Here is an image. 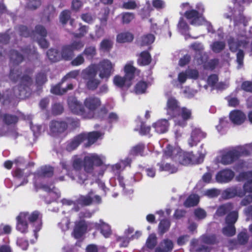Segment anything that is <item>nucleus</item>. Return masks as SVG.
<instances>
[{"label":"nucleus","mask_w":252,"mask_h":252,"mask_svg":"<svg viewBox=\"0 0 252 252\" xmlns=\"http://www.w3.org/2000/svg\"><path fill=\"white\" fill-rule=\"evenodd\" d=\"M239 20H236L235 25V30L237 33L236 40L233 38L228 39V43L230 50L232 52L238 51L237 53V62L240 67L243 63L244 52L243 50L247 49L251 46L249 43L248 36L244 31V28L246 26L245 17L241 15Z\"/></svg>","instance_id":"obj_1"},{"label":"nucleus","mask_w":252,"mask_h":252,"mask_svg":"<svg viewBox=\"0 0 252 252\" xmlns=\"http://www.w3.org/2000/svg\"><path fill=\"white\" fill-rule=\"evenodd\" d=\"M168 158L183 165L196 164L194 161L195 155L192 153L183 152L177 146H173L170 145L167 146L164 151V158Z\"/></svg>","instance_id":"obj_2"},{"label":"nucleus","mask_w":252,"mask_h":252,"mask_svg":"<svg viewBox=\"0 0 252 252\" xmlns=\"http://www.w3.org/2000/svg\"><path fill=\"white\" fill-rule=\"evenodd\" d=\"M125 77L116 75L114 77L113 81L114 85L118 87L122 88L124 86L127 88L131 86L132 81L137 79L136 77L139 75V71L136 69L131 63H128L125 66Z\"/></svg>","instance_id":"obj_3"},{"label":"nucleus","mask_w":252,"mask_h":252,"mask_svg":"<svg viewBox=\"0 0 252 252\" xmlns=\"http://www.w3.org/2000/svg\"><path fill=\"white\" fill-rule=\"evenodd\" d=\"M242 146L223 149L218 153L216 157L218 162L224 165L231 164L241 156L245 155Z\"/></svg>","instance_id":"obj_4"},{"label":"nucleus","mask_w":252,"mask_h":252,"mask_svg":"<svg viewBox=\"0 0 252 252\" xmlns=\"http://www.w3.org/2000/svg\"><path fill=\"white\" fill-rule=\"evenodd\" d=\"M184 16L191 25L195 26L204 25L206 26L209 32H211L212 26L210 23L205 20L202 14L199 13L195 9L187 10Z\"/></svg>","instance_id":"obj_5"},{"label":"nucleus","mask_w":252,"mask_h":252,"mask_svg":"<svg viewBox=\"0 0 252 252\" xmlns=\"http://www.w3.org/2000/svg\"><path fill=\"white\" fill-rule=\"evenodd\" d=\"M96 66L94 64L90 65L82 71L81 77L86 81L89 89H95L99 84L100 81L96 78Z\"/></svg>","instance_id":"obj_6"},{"label":"nucleus","mask_w":252,"mask_h":252,"mask_svg":"<svg viewBox=\"0 0 252 252\" xmlns=\"http://www.w3.org/2000/svg\"><path fill=\"white\" fill-rule=\"evenodd\" d=\"M98 71L99 77L102 79L108 80L114 71L115 63L108 59L101 61L97 65L94 64Z\"/></svg>","instance_id":"obj_7"},{"label":"nucleus","mask_w":252,"mask_h":252,"mask_svg":"<svg viewBox=\"0 0 252 252\" xmlns=\"http://www.w3.org/2000/svg\"><path fill=\"white\" fill-rule=\"evenodd\" d=\"M105 160V157L102 155L96 154H90L84 158V169L88 173L92 172L94 170V166H100L103 164Z\"/></svg>","instance_id":"obj_8"},{"label":"nucleus","mask_w":252,"mask_h":252,"mask_svg":"<svg viewBox=\"0 0 252 252\" xmlns=\"http://www.w3.org/2000/svg\"><path fill=\"white\" fill-rule=\"evenodd\" d=\"M85 109L83 108L84 117L92 118L94 117L95 110L100 105V101L97 97L89 96L84 101Z\"/></svg>","instance_id":"obj_9"},{"label":"nucleus","mask_w":252,"mask_h":252,"mask_svg":"<svg viewBox=\"0 0 252 252\" xmlns=\"http://www.w3.org/2000/svg\"><path fill=\"white\" fill-rule=\"evenodd\" d=\"M173 118L176 125L184 127L187 121L192 119V111L187 107H181Z\"/></svg>","instance_id":"obj_10"},{"label":"nucleus","mask_w":252,"mask_h":252,"mask_svg":"<svg viewBox=\"0 0 252 252\" xmlns=\"http://www.w3.org/2000/svg\"><path fill=\"white\" fill-rule=\"evenodd\" d=\"M81 159L78 157L75 158L73 161V169L71 171H67V174L72 179L76 180L80 184H83L87 179L85 174H82L76 176H74V174H80L79 170L81 168Z\"/></svg>","instance_id":"obj_11"},{"label":"nucleus","mask_w":252,"mask_h":252,"mask_svg":"<svg viewBox=\"0 0 252 252\" xmlns=\"http://www.w3.org/2000/svg\"><path fill=\"white\" fill-rule=\"evenodd\" d=\"M238 219V213L234 211L230 213L226 218V226L222 229V233L228 236H233L235 234L234 226Z\"/></svg>","instance_id":"obj_12"},{"label":"nucleus","mask_w":252,"mask_h":252,"mask_svg":"<svg viewBox=\"0 0 252 252\" xmlns=\"http://www.w3.org/2000/svg\"><path fill=\"white\" fill-rule=\"evenodd\" d=\"M84 46L82 41L77 40L72 42L70 45L64 46L62 51V57L65 60L71 58L74 51L81 50Z\"/></svg>","instance_id":"obj_13"},{"label":"nucleus","mask_w":252,"mask_h":252,"mask_svg":"<svg viewBox=\"0 0 252 252\" xmlns=\"http://www.w3.org/2000/svg\"><path fill=\"white\" fill-rule=\"evenodd\" d=\"M206 134L199 128L193 127L190 133L189 138L188 140V143L190 147L196 146L202 139L206 137Z\"/></svg>","instance_id":"obj_14"},{"label":"nucleus","mask_w":252,"mask_h":252,"mask_svg":"<svg viewBox=\"0 0 252 252\" xmlns=\"http://www.w3.org/2000/svg\"><path fill=\"white\" fill-rule=\"evenodd\" d=\"M181 108L178 102L174 98L170 97L168 99L167 102V113L168 115L174 117Z\"/></svg>","instance_id":"obj_15"},{"label":"nucleus","mask_w":252,"mask_h":252,"mask_svg":"<svg viewBox=\"0 0 252 252\" xmlns=\"http://www.w3.org/2000/svg\"><path fill=\"white\" fill-rule=\"evenodd\" d=\"M25 214L20 213L16 217V229L21 233H26L28 230V225Z\"/></svg>","instance_id":"obj_16"},{"label":"nucleus","mask_w":252,"mask_h":252,"mask_svg":"<svg viewBox=\"0 0 252 252\" xmlns=\"http://www.w3.org/2000/svg\"><path fill=\"white\" fill-rule=\"evenodd\" d=\"M234 174L229 169H224L219 172L216 176L217 182L219 183H226L233 178Z\"/></svg>","instance_id":"obj_17"},{"label":"nucleus","mask_w":252,"mask_h":252,"mask_svg":"<svg viewBox=\"0 0 252 252\" xmlns=\"http://www.w3.org/2000/svg\"><path fill=\"white\" fill-rule=\"evenodd\" d=\"M229 119L233 124L239 125L244 123L246 119V116L239 110H234L230 113Z\"/></svg>","instance_id":"obj_18"},{"label":"nucleus","mask_w":252,"mask_h":252,"mask_svg":"<svg viewBox=\"0 0 252 252\" xmlns=\"http://www.w3.org/2000/svg\"><path fill=\"white\" fill-rule=\"evenodd\" d=\"M68 106L71 111L84 117L83 108L75 97H70L68 100Z\"/></svg>","instance_id":"obj_19"},{"label":"nucleus","mask_w":252,"mask_h":252,"mask_svg":"<svg viewBox=\"0 0 252 252\" xmlns=\"http://www.w3.org/2000/svg\"><path fill=\"white\" fill-rule=\"evenodd\" d=\"M83 135L84 141H86L85 143L86 146H89L94 144L99 137H100L102 134L99 132L94 131L87 133H82Z\"/></svg>","instance_id":"obj_20"},{"label":"nucleus","mask_w":252,"mask_h":252,"mask_svg":"<svg viewBox=\"0 0 252 252\" xmlns=\"http://www.w3.org/2000/svg\"><path fill=\"white\" fill-rule=\"evenodd\" d=\"M21 213L24 214L26 215V216H27V220H29L32 222H33L37 220L36 222L37 225V227L35 230H34V236L35 237V239H36L37 238V232L40 230L41 225L40 221L37 220L39 216V213L37 211H34L31 214H30L28 212H21Z\"/></svg>","instance_id":"obj_21"},{"label":"nucleus","mask_w":252,"mask_h":252,"mask_svg":"<svg viewBox=\"0 0 252 252\" xmlns=\"http://www.w3.org/2000/svg\"><path fill=\"white\" fill-rule=\"evenodd\" d=\"M169 123L166 119H161L153 124V127L156 132L163 133L166 132L168 128Z\"/></svg>","instance_id":"obj_22"},{"label":"nucleus","mask_w":252,"mask_h":252,"mask_svg":"<svg viewBox=\"0 0 252 252\" xmlns=\"http://www.w3.org/2000/svg\"><path fill=\"white\" fill-rule=\"evenodd\" d=\"M93 192H90L87 196H81L78 200V203L82 205H87L91 204L92 202L99 203L100 201L101 198L98 195H95L93 198L92 196Z\"/></svg>","instance_id":"obj_23"},{"label":"nucleus","mask_w":252,"mask_h":252,"mask_svg":"<svg viewBox=\"0 0 252 252\" xmlns=\"http://www.w3.org/2000/svg\"><path fill=\"white\" fill-rule=\"evenodd\" d=\"M166 160H172L171 158H164V155H163V159L162 161L158 164V165L159 167V170L160 171H164L168 172L169 173H175L177 171V168L170 164V163L166 162Z\"/></svg>","instance_id":"obj_24"},{"label":"nucleus","mask_w":252,"mask_h":252,"mask_svg":"<svg viewBox=\"0 0 252 252\" xmlns=\"http://www.w3.org/2000/svg\"><path fill=\"white\" fill-rule=\"evenodd\" d=\"M166 160H172L171 158H164V155H163V159L162 161L158 164V165L159 167V170L160 171H164L168 172L169 173H175L177 171V168L170 164V163L166 162Z\"/></svg>","instance_id":"obj_25"},{"label":"nucleus","mask_w":252,"mask_h":252,"mask_svg":"<svg viewBox=\"0 0 252 252\" xmlns=\"http://www.w3.org/2000/svg\"><path fill=\"white\" fill-rule=\"evenodd\" d=\"M240 178V180H247L244 186V190L246 192H252V171L241 174Z\"/></svg>","instance_id":"obj_26"},{"label":"nucleus","mask_w":252,"mask_h":252,"mask_svg":"<svg viewBox=\"0 0 252 252\" xmlns=\"http://www.w3.org/2000/svg\"><path fill=\"white\" fill-rule=\"evenodd\" d=\"M66 123L63 122L53 121L51 122L50 128L51 132L53 134L61 132L66 128Z\"/></svg>","instance_id":"obj_27"},{"label":"nucleus","mask_w":252,"mask_h":252,"mask_svg":"<svg viewBox=\"0 0 252 252\" xmlns=\"http://www.w3.org/2000/svg\"><path fill=\"white\" fill-rule=\"evenodd\" d=\"M86 225L83 220L80 221L75 225L74 229L73 235L76 238H80L86 231Z\"/></svg>","instance_id":"obj_28"},{"label":"nucleus","mask_w":252,"mask_h":252,"mask_svg":"<svg viewBox=\"0 0 252 252\" xmlns=\"http://www.w3.org/2000/svg\"><path fill=\"white\" fill-rule=\"evenodd\" d=\"M151 57L148 51L141 52L138 56L137 63L141 65H146L151 62Z\"/></svg>","instance_id":"obj_29"},{"label":"nucleus","mask_w":252,"mask_h":252,"mask_svg":"<svg viewBox=\"0 0 252 252\" xmlns=\"http://www.w3.org/2000/svg\"><path fill=\"white\" fill-rule=\"evenodd\" d=\"M34 186L36 188H42L45 191L49 192L51 196L54 197L55 199L58 198L60 196V193L58 189H55L54 187L51 185L50 187L44 185L43 186H38L36 181L34 182Z\"/></svg>","instance_id":"obj_30"},{"label":"nucleus","mask_w":252,"mask_h":252,"mask_svg":"<svg viewBox=\"0 0 252 252\" xmlns=\"http://www.w3.org/2000/svg\"><path fill=\"white\" fill-rule=\"evenodd\" d=\"M95 227L100 229L101 234L106 238L108 237L111 234V231L109 225L101 220L95 224Z\"/></svg>","instance_id":"obj_31"},{"label":"nucleus","mask_w":252,"mask_h":252,"mask_svg":"<svg viewBox=\"0 0 252 252\" xmlns=\"http://www.w3.org/2000/svg\"><path fill=\"white\" fill-rule=\"evenodd\" d=\"M236 195L239 197L244 195V193L240 192L237 188L227 189L223 192V196L227 198H232Z\"/></svg>","instance_id":"obj_32"},{"label":"nucleus","mask_w":252,"mask_h":252,"mask_svg":"<svg viewBox=\"0 0 252 252\" xmlns=\"http://www.w3.org/2000/svg\"><path fill=\"white\" fill-rule=\"evenodd\" d=\"M206 154L207 151L206 149L204 147V145H201L197 151V155L195 156V160H194L195 163L197 164L202 162Z\"/></svg>","instance_id":"obj_33"},{"label":"nucleus","mask_w":252,"mask_h":252,"mask_svg":"<svg viewBox=\"0 0 252 252\" xmlns=\"http://www.w3.org/2000/svg\"><path fill=\"white\" fill-rule=\"evenodd\" d=\"M83 135L82 134L75 137L68 144L67 149L71 151L75 149L82 142H84Z\"/></svg>","instance_id":"obj_34"},{"label":"nucleus","mask_w":252,"mask_h":252,"mask_svg":"<svg viewBox=\"0 0 252 252\" xmlns=\"http://www.w3.org/2000/svg\"><path fill=\"white\" fill-rule=\"evenodd\" d=\"M131 162V160L129 158H126L125 160L121 161L114 165H111L112 170L116 173L123 170L126 166H128Z\"/></svg>","instance_id":"obj_35"},{"label":"nucleus","mask_w":252,"mask_h":252,"mask_svg":"<svg viewBox=\"0 0 252 252\" xmlns=\"http://www.w3.org/2000/svg\"><path fill=\"white\" fill-rule=\"evenodd\" d=\"M160 247L163 248V250L160 247L158 248L156 250L155 252H170L173 248V244L172 242L169 240H165L161 243Z\"/></svg>","instance_id":"obj_36"},{"label":"nucleus","mask_w":252,"mask_h":252,"mask_svg":"<svg viewBox=\"0 0 252 252\" xmlns=\"http://www.w3.org/2000/svg\"><path fill=\"white\" fill-rule=\"evenodd\" d=\"M133 39V35L128 32H124L119 33L117 36V41L119 43L130 42Z\"/></svg>","instance_id":"obj_37"},{"label":"nucleus","mask_w":252,"mask_h":252,"mask_svg":"<svg viewBox=\"0 0 252 252\" xmlns=\"http://www.w3.org/2000/svg\"><path fill=\"white\" fill-rule=\"evenodd\" d=\"M155 39V37L153 34H146L141 37L139 43L141 46H147L153 43Z\"/></svg>","instance_id":"obj_38"},{"label":"nucleus","mask_w":252,"mask_h":252,"mask_svg":"<svg viewBox=\"0 0 252 252\" xmlns=\"http://www.w3.org/2000/svg\"><path fill=\"white\" fill-rule=\"evenodd\" d=\"M31 79L29 76H25L20 78V95L22 96L24 94L25 88L24 86H28L31 84Z\"/></svg>","instance_id":"obj_39"},{"label":"nucleus","mask_w":252,"mask_h":252,"mask_svg":"<svg viewBox=\"0 0 252 252\" xmlns=\"http://www.w3.org/2000/svg\"><path fill=\"white\" fill-rule=\"evenodd\" d=\"M199 196L195 194L190 195L184 203L186 207H192L197 204L199 202Z\"/></svg>","instance_id":"obj_40"},{"label":"nucleus","mask_w":252,"mask_h":252,"mask_svg":"<svg viewBox=\"0 0 252 252\" xmlns=\"http://www.w3.org/2000/svg\"><path fill=\"white\" fill-rule=\"evenodd\" d=\"M178 29L180 32L182 34L185 35L188 34L189 30V27L183 18H181L180 19L178 25Z\"/></svg>","instance_id":"obj_41"},{"label":"nucleus","mask_w":252,"mask_h":252,"mask_svg":"<svg viewBox=\"0 0 252 252\" xmlns=\"http://www.w3.org/2000/svg\"><path fill=\"white\" fill-rule=\"evenodd\" d=\"M73 89V85L69 84L67 86V89L61 88V84H59L51 89V92L56 94H62L66 92L67 90H71Z\"/></svg>","instance_id":"obj_42"},{"label":"nucleus","mask_w":252,"mask_h":252,"mask_svg":"<svg viewBox=\"0 0 252 252\" xmlns=\"http://www.w3.org/2000/svg\"><path fill=\"white\" fill-rule=\"evenodd\" d=\"M147 88V84L143 81H139L135 86L134 92L136 94L145 93Z\"/></svg>","instance_id":"obj_43"},{"label":"nucleus","mask_w":252,"mask_h":252,"mask_svg":"<svg viewBox=\"0 0 252 252\" xmlns=\"http://www.w3.org/2000/svg\"><path fill=\"white\" fill-rule=\"evenodd\" d=\"M225 46V43L222 41H215L210 46L212 50L215 53H220L224 49Z\"/></svg>","instance_id":"obj_44"},{"label":"nucleus","mask_w":252,"mask_h":252,"mask_svg":"<svg viewBox=\"0 0 252 252\" xmlns=\"http://www.w3.org/2000/svg\"><path fill=\"white\" fill-rule=\"evenodd\" d=\"M170 222L168 220H164L160 221L158 225V232L160 234H163L169 228Z\"/></svg>","instance_id":"obj_45"},{"label":"nucleus","mask_w":252,"mask_h":252,"mask_svg":"<svg viewBox=\"0 0 252 252\" xmlns=\"http://www.w3.org/2000/svg\"><path fill=\"white\" fill-rule=\"evenodd\" d=\"M53 168L51 167H45L41 169L36 178L38 179L43 177H50L53 175Z\"/></svg>","instance_id":"obj_46"},{"label":"nucleus","mask_w":252,"mask_h":252,"mask_svg":"<svg viewBox=\"0 0 252 252\" xmlns=\"http://www.w3.org/2000/svg\"><path fill=\"white\" fill-rule=\"evenodd\" d=\"M232 209V205L231 204H226L221 205L218 209L216 215L219 216L224 215L226 212L230 211Z\"/></svg>","instance_id":"obj_47"},{"label":"nucleus","mask_w":252,"mask_h":252,"mask_svg":"<svg viewBox=\"0 0 252 252\" xmlns=\"http://www.w3.org/2000/svg\"><path fill=\"white\" fill-rule=\"evenodd\" d=\"M47 56L52 62H57L61 59L60 54L55 49L49 50L47 53Z\"/></svg>","instance_id":"obj_48"},{"label":"nucleus","mask_w":252,"mask_h":252,"mask_svg":"<svg viewBox=\"0 0 252 252\" xmlns=\"http://www.w3.org/2000/svg\"><path fill=\"white\" fill-rule=\"evenodd\" d=\"M112 41L108 39H103L100 43V50L103 51H108L112 47Z\"/></svg>","instance_id":"obj_49"},{"label":"nucleus","mask_w":252,"mask_h":252,"mask_svg":"<svg viewBox=\"0 0 252 252\" xmlns=\"http://www.w3.org/2000/svg\"><path fill=\"white\" fill-rule=\"evenodd\" d=\"M187 77H188V73H187V70L185 72H181L178 74V83H177L176 81H174L172 84L174 86L179 87L181 84L185 82Z\"/></svg>","instance_id":"obj_50"},{"label":"nucleus","mask_w":252,"mask_h":252,"mask_svg":"<svg viewBox=\"0 0 252 252\" xmlns=\"http://www.w3.org/2000/svg\"><path fill=\"white\" fill-rule=\"evenodd\" d=\"M2 119L7 124H14L16 123L18 120L17 118L15 116L9 115H4L2 116L0 114V120Z\"/></svg>","instance_id":"obj_51"},{"label":"nucleus","mask_w":252,"mask_h":252,"mask_svg":"<svg viewBox=\"0 0 252 252\" xmlns=\"http://www.w3.org/2000/svg\"><path fill=\"white\" fill-rule=\"evenodd\" d=\"M157 237L155 234H151L149 235L147 241L146 245L148 248L153 249L157 244Z\"/></svg>","instance_id":"obj_52"},{"label":"nucleus","mask_w":252,"mask_h":252,"mask_svg":"<svg viewBox=\"0 0 252 252\" xmlns=\"http://www.w3.org/2000/svg\"><path fill=\"white\" fill-rule=\"evenodd\" d=\"M15 176L18 179H20L23 177L24 178L23 181L20 184L19 186H23L27 183L28 181L25 178L27 176V175L25 173H24L23 171L20 169L16 170L15 172Z\"/></svg>","instance_id":"obj_53"},{"label":"nucleus","mask_w":252,"mask_h":252,"mask_svg":"<svg viewBox=\"0 0 252 252\" xmlns=\"http://www.w3.org/2000/svg\"><path fill=\"white\" fill-rule=\"evenodd\" d=\"M151 23L150 28L152 31L157 33L159 30L161 29L160 26L158 25L157 20L155 19L152 18L149 20Z\"/></svg>","instance_id":"obj_54"},{"label":"nucleus","mask_w":252,"mask_h":252,"mask_svg":"<svg viewBox=\"0 0 252 252\" xmlns=\"http://www.w3.org/2000/svg\"><path fill=\"white\" fill-rule=\"evenodd\" d=\"M70 17V12L68 10L63 11L60 15V21L65 24Z\"/></svg>","instance_id":"obj_55"},{"label":"nucleus","mask_w":252,"mask_h":252,"mask_svg":"<svg viewBox=\"0 0 252 252\" xmlns=\"http://www.w3.org/2000/svg\"><path fill=\"white\" fill-rule=\"evenodd\" d=\"M11 59L13 62L19 63L23 59V55L19 54L17 51H13L11 54Z\"/></svg>","instance_id":"obj_56"},{"label":"nucleus","mask_w":252,"mask_h":252,"mask_svg":"<svg viewBox=\"0 0 252 252\" xmlns=\"http://www.w3.org/2000/svg\"><path fill=\"white\" fill-rule=\"evenodd\" d=\"M144 148V146L142 144H138L133 147L130 150V154L132 155H136L140 154Z\"/></svg>","instance_id":"obj_57"},{"label":"nucleus","mask_w":252,"mask_h":252,"mask_svg":"<svg viewBox=\"0 0 252 252\" xmlns=\"http://www.w3.org/2000/svg\"><path fill=\"white\" fill-rule=\"evenodd\" d=\"M137 4L134 0H129L128 1L124 2V8L127 9H133L136 7Z\"/></svg>","instance_id":"obj_58"},{"label":"nucleus","mask_w":252,"mask_h":252,"mask_svg":"<svg viewBox=\"0 0 252 252\" xmlns=\"http://www.w3.org/2000/svg\"><path fill=\"white\" fill-rule=\"evenodd\" d=\"M79 75V70H73L66 74L65 76L63 79V81L67 79H76Z\"/></svg>","instance_id":"obj_59"},{"label":"nucleus","mask_w":252,"mask_h":252,"mask_svg":"<svg viewBox=\"0 0 252 252\" xmlns=\"http://www.w3.org/2000/svg\"><path fill=\"white\" fill-rule=\"evenodd\" d=\"M95 48L93 46H90L86 48L84 51V54L85 55L91 58L94 57L95 55Z\"/></svg>","instance_id":"obj_60"},{"label":"nucleus","mask_w":252,"mask_h":252,"mask_svg":"<svg viewBox=\"0 0 252 252\" xmlns=\"http://www.w3.org/2000/svg\"><path fill=\"white\" fill-rule=\"evenodd\" d=\"M59 225L63 231H66L69 228V220L67 218H64L60 222Z\"/></svg>","instance_id":"obj_61"},{"label":"nucleus","mask_w":252,"mask_h":252,"mask_svg":"<svg viewBox=\"0 0 252 252\" xmlns=\"http://www.w3.org/2000/svg\"><path fill=\"white\" fill-rule=\"evenodd\" d=\"M152 3L156 9H162L165 6V3L163 0H153Z\"/></svg>","instance_id":"obj_62"},{"label":"nucleus","mask_w":252,"mask_h":252,"mask_svg":"<svg viewBox=\"0 0 252 252\" xmlns=\"http://www.w3.org/2000/svg\"><path fill=\"white\" fill-rule=\"evenodd\" d=\"M134 15L131 13H125L123 15V22L124 23H128L134 19Z\"/></svg>","instance_id":"obj_63"},{"label":"nucleus","mask_w":252,"mask_h":252,"mask_svg":"<svg viewBox=\"0 0 252 252\" xmlns=\"http://www.w3.org/2000/svg\"><path fill=\"white\" fill-rule=\"evenodd\" d=\"M248 239L247 234L245 232H242L239 234L238 239L239 243L243 244L247 242Z\"/></svg>","instance_id":"obj_64"}]
</instances>
